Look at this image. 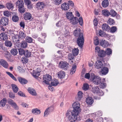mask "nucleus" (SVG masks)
Masks as SVG:
<instances>
[{
    "label": "nucleus",
    "instance_id": "nucleus-60",
    "mask_svg": "<svg viewBox=\"0 0 122 122\" xmlns=\"http://www.w3.org/2000/svg\"><path fill=\"white\" fill-rule=\"evenodd\" d=\"M62 0H54V2L56 5H58L61 4Z\"/></svg>",
    "mask_w": 122,
    "mask_h": 122
},
{
    "label": "nucleus",
    "instance_id": "nucleus-56",
    "mask_svg": "<svg viewBox=\"0 0 122 122\" xmlns=\"http://www.w3.org/2000/svg\"><path fill=\"white\" fill-rule=\"evenodd\" d=\"M83 93L81 91H79L78 93V100H80L81 99L82 97Z\"/></svg>",
    "mask_w": 122,
    "mask_h": 122
},
{
    "label": "nucleus",
    "instance_id": "nucleus-63",
    "mask_svg": "<svg viewBox=\"0 0 122 122\" xmlns=\"http://www.w3.org/2000/svg\"><path fill=\"white\" fill-rule=\"evenodd\" d=\"M20 26L21 27H22L23 29L24 28L25 25L24 22L21 21L20 22Z\"/></svg>",
    "mask_w": 122,
    "mask_h": 122
},
{
    "label": "nucleus",
    "instance_id": "nucleus-51",
    "mask_svg": "<svg viewBox=\"0 0 122 122\" xmlns=\"http://www.w3.org/2000/svg\"><path fill=\"white\" fill-rule=\"evenodd\" d=\"M22 61L23 63L25 64L28 62V59L26 57H23Z\"/></svg>",
    "mask_w": 122,
    "mask_h": 122
},
{
    "label": "nucleus",
    "instance_id": "nucleus-33",
    "mask_svg": "<svg viewBox=\"0 0 122 122\" xmlns=\"http://www.w3.org/2000/svg\"><path fill=\"white\" fill-rule=\"evenodd\" d=\"M6 7L9 10H12L14 8L13 4L11 2H8L6 4Z\"/></svg>",
    "mask_w": 122,
    "mask_h": 122
},
{
    "label": "nucleus",
    "instance_id": "nucleus-10",
    "mask_svg": "<svg viewBox=\"0 0 122 122\" xmlns=\"http://www.w3.org/2000/svg\"><path fill=\"white\" fill-rule=\"evenodd\" d=\"M26 34L23 32L20 31H19V35L18 36V39L16 40H15L17 42L19 41L21 39H22L25 38L26 37Z\"/></svg>",
    "mask_w": 122,
    "mask_h": 122
},
{
    "label": "nucleus",
    "instance_id": "nucleus-61",
    "mask_svg": "<svg viewBox=\"0 0 122 122\" xmlns=\"http://www.w3.org/2000/svg\"><path fill=\"white\" fill-rule=\"evenodd\" d=\"M68 4L70 5L72 8H73L74 6V4L71 0H69L68 1Z\"/></svg>",
    "mask_w": 122,
    "mask_h": 122
},
{
    "label": "nucleus",
    "instance_id": "nucleus-49",
    "mask_svg": "<svg viewBox=\"0 0 122 122\" xmlns=\"http://www.w3.org/2000/svg\"><path fill=\"white\" fill-rule=\"evenodd\" d=\"M110 14L113 17H115L116 16L117 14L116 12L114 10H112L110 11Z\"/></svg>",
    "mask_w": 122,
    "mask_h": 122
},
{
    "label": "nucleus",
    "instance_id": "nucleus-37",
    "mask_svg": "<svg viewBox=\"0 0 122 122\" xmlns=\"http://www.w3.org/2000/svg\"><path fill=\"white\" fill-rule=\"evenodd\" d=\"M74 56H75L73 55L71 53L69 54L68 56V60L69 61H71L72 62L73 61L72 60L74 59Z\"/></svg>",
    "mask_w": 122,
    "mask_h": 122
},
{
    "label": "nucleus",
    "instance_id": "nucleus-8",
    "mask_svg": "<svg viewBox=\"0 0 122 122\" xmlns=\"http://www.w3.org/2000/svg\"><path fill=\"white\" fill-rule=\"evenodd\" d=\"M8 102L15 110H19L18 106L16 104L12 99H9L8 101Z\"/></svg>",
    "mask_w": 122,
    "mask_h": 122
},
{
    "label": "nucleus",
    "instance_id": "nucleus-29",
    "mask_svg": "<svg viewBox=\"0 0 122 122\" xmlns=\"http://www.w3.org/2000/svg\"><path fill=\"white\" fill-rule=\"evenodd\" d=\"M31 112L32 114L35 115L40 114L41 113L40 110L37 108L32 109L31 110Z\"/></svg>",
    "mask_w": 122,
    "mask_h": 122
},
{
    "label": "nucleus",
    "instance_id": "nucleus-2",
    "mask_svg": "<svg viewBox=\"0 0 122 122\" xmlns=\"http://www.w3.org/2000/svg\"><path fill=\"white\" fill-rule=\"evenodd\" d=\"M92 81L94 84L99 85L101 88H104L106 86V84L102 82L101 78L99 76H94L92 78Z\"/></svg>",
    "mask_w": 122,
    "mask_h": 122
},
{
    "label": "nucleus",
    "instance_id": "nucleus-11",
    "mask_svg": "<svg viewBox=\"0 0 122 122\" xmlns=\"http://www.w3.org/2000/svg\"><path fill=\"white\" fill-rule=\"evenodd\" d=\"M81 30L80 29H76L75 30L73 33V35L76 37H80L81 35L83 36V34L81 32Z\"/></svg>",
    "mask_w": 122,
    "mask_h": 122
},
{
    "label": "nucleus",
    "instance_id": "nucleus-46",
    "mask_svg": "<svg viewBox=\"0 0 122 122\" xmlns=\"http://www.w3.org/2000/svg\"><path fill=\"white\" fill-rule=\"evenodd\" d=\"M99 36L102 37H105L106 36L105 33L102 31L101 30H100L99 31Z\"/></svg>",
    "mask_w": 122,
    "mask_h": 122
},
{
    "label": "nucleus",
    "instance_id": "nucleus-34",
    "mask_svg": "<svg viewBox=\"0 0 122 122\" xmlns=\"http://www.w3.org/2000/svg\"><path fill=\"white\" fill-rule=\"evenodd\" d=\"M66 16L67 19L70 20L74 17L72 12H68L66 13Z\"/></svg>",
    "mask_w": 122,
    "mask_h": 122
},
{
    "label": "nucleus",
    "instance_id": "nucleus-12",
    "mask_svg": "<svg viewBox=\"0 0 122 122\" xmlns=\"http://www.w3.org/2000/svg\"><path fill=\"white\" fill-rule=\"evenodd\" d=\"M17 44L18 46L17 47V48L19 47V46L22 48H25L27 47V42L25 40L22 41L21 43L18 42Z\"/></svg>",
    "mask_w": 122,
    "mask_h": 122
},
{
    "label": "nucleus",
    "instance_id": "nucleus-59",
    "mask_svg": "<svg viewBox=\"0 0 122 122\" xmlns=\"http://www.w3.org/2000/svg\"><path fill=\"white\" fill-rule=\"evenodd\" d=\"M50 112H49V110L48 109V108H47L46 109L44 112V116L45 117H47Z\"/></svg>",
    "mask_w": 122,
    "mask_h": 122
},
{
    "label": "nucleus",
    "instance_id": "nucleus-35",
    "mask_svg": "<svg viewBox=\"0 0 122 122\" xmlns=\"http://www.w3.org/2000/svg\"><path fill=\"white\" fill-rule=\"evenodd\" d=\"M105 51L106 53V55H107L108 56H110L112 54V50L110 48H107Z\"/></svg>",
    "mask_w": 122,
    "mask_h": 122
},
{
    "label": "nucleus",
    "instance_id": "nucleus-4",
    "mask_svg": "<svg viewBox=\"0 0 122 122\" xmlns=\"http://www.w3.org/2000/svg\"><path fill=\"white\" fill-rule=\"evenodd\" d=\"M70 21L71 23L73 25L76 24L79 22L80 25H82L83 23V20L82 17H80L78 20L77 17H74L70 20Z\"/></svg>",
    "mask_w": 122,
    "mask_h": 122
},
{
    "label": "nucleus",
    "instance_id": "nucleus-39",
    "mask_svg": "<svg viewBox=\"0 0 122 122\" xmlns=\"http://www.w3.org/2000/svg\"><path fill=\"white\" fill-rule=\"evenodd\" d=\"M24 55L27 57H30L31 56V52L28 50H26L25 51Z\"/></svg>",
    "mask_w": 122,
    "mask_h": 122
},
{
    "label": "nucleus",
    "instance_id": "nucleus-24",
    "mask_svg": "<svg viewBox=\"0 0 122 122\" xmlns=\"http://www.w3.org/2000/svg\"><path fill=\"white\" fill-rule=\"evenodd\" d=\"M100 45L101 46L103 47H107L108 45V42L105 40H102L100 42Z\"/></svg>",
    "mask_w": 122,
    "mask_h": 122
},
{
    "label": "nucleus",
    "instance_id": "nucleus-44",
    "mask_svg": "<svg viewBox=\"0 0 122 122\" xmlns=\"http://www.w3.org/2000/svg\"><path fill=\"white\" fill-rule=\"evenodd\" d=\"M5 44L7 47H10L12 45V44L11 41L8 40H6L5 42Z\"/></svg>",
    "mask_w": 122,
    "mask_h": 122
},
{
    "label": "nucleus",
    "instance_id": "nucleus-47",
    "mask_svg": "<svg viewBox=\"0 0 122 122\" xmlns=\"http://www.w3.org/2000/svg\"><path fill=\"white\" fill-rule=\"evenodd\" d=\"M18 47L19 48H17V49L18 50L19 54L20 55H24L25 51L24 50L21 48L19 49V47Z\"/></svg>",
    "mask_w": 122,
    "mask_h": 122
},
{
    "label": "nucleus",
    "instance_id": "nucleus-52",
    "mask_svg": "<svg viewBox=\"0 0 122 122\" xmlns=\"http://www.w3.org/2000/svg\"><path fill=\"white\" fill-rule=\"evenodd\" d=\"M51 85L50 84H49V86H48V88L51 91L53 92V89L52 86H53V82L51 81Z\"/></svg>",
    "mask_w": 122,
    "mask_h": 122
},
{
    "label": "nucleus",
    "instance_id": "nucleus-31",
    "mask_svg": "<svg viewBox=\"0 0 122 122\" xmlns=\"http://www.w3.org/2000/svg\"><path fill=\"white\" fill-rule=\"evenodd\" d=\"M79 52L78 49L77 48H75L72 50V53L75 56H76L78 54Z\"/></svg>",
    "mask_w": 122,
    "mask_h": 122
},
{
    "label": "nucleus",
    "instance_id": "nucleus-53",
    "mask_svg": "<svg viewBox=\"0 0 122 122\" xmlns=\"http://www.w3.org/2000/svg\"><path fill=\"white\" fill-rule=\"evenodd\" d=\"M89 88V85L86 83L84 84L83 85V89L85 90H87Z\"/></svg>",
    "mask_w": 122,
    "mask_h": 122
},
{
    "label": "nucleus",
    "instance_id": "nucleus-32",
    "mask_svg": "<svg viewBox=\"0 0 122 122\" xmlns=\"http://www.w3.org/2000/svg\"><path fill=\"white\" fill-rule=\"evenodd\" d=\"M102 14L106 16H108L110 14V12L107 10H102Z\"/></svg>",
    "mask_w": 122,
    "mask_h": 122
},
{
    "label": "nucleus",
    "instance_id": "nucleus-27",
    "mask_svg": "<svg viewBox=\"0 0 122 122\" xmlns=\"http://www.w3.org/2000/svg\"><path fill=\"white\" fill-rule=\"evenodd\" d=\"M102 29L105 31H109L110 29V27L107 24H103L102 25Z\"/></svg>",
    "mask_w": 122,
    "mask_h": 122
},
{
    "label": "nucleus",
    "instance_id": "nucleus-36",
    "mask_svg": "<svg viewBox=\"0 0 122 122\" xmlns=\"http://www.w3.org/2000/svg\"><path fill=\"white\" fill-rule=\"evenodd\" d=\"M99 89L98 87L94 86L92 88V91L94 93H97L99 91Z\"/></svg>",
    "mask_w": 122,
    "mask_h": 122
},
{
    "label": "nucleus",
    "instance_id": "nucleus-14",
    "mask_svg": "<svg viewBox=\"0 0 122 122\" xmlns=\"http://www.w3.org/2000/svg\"><path fill=\"white\" fill-rule=\"evenodd\" d=\"M0 64L5 68H8V64L7 62L4 59H0Z\"/></svg>",
    "mask_w": 122,
    "mask_h": 122
},
{
    "label": "nucleus",
    "instance_id": "nucleus-38",
    "mask_svg": "<svg viewBox=\"0 0 122 122\" xmlns=\"http://www.w3.org/2000/svg\"><path fill=\"white\" fill-rule=\"evenodd\" d=\"M33 40V39L31 37L27 36L25 38V41L27 42V43H31L32 42Z\"/></svg>",
    "mask_w": 122,
    "mask_h": 122
},
{
    "label": "nucleus",
    "instance_id": "nucleus-5",
    "mask_svg": "<svg viewBox=\"0 0 122 122\" xmlns=\"http://www.w3.org/2000/svg\"><path fill=\"white\" fill-rule=\"evenodd\" d=\"M95 52L97 54L98 56L101 58L105 57L106 55L105 51L101 49L100 47L98 46L96 47Z\"/></svg>",
    "mask_w": 122,
    "mask_h": 122
},
{
    "label": "nucleus",
    "instance_id": "nucleus-48",
    "mask_svg": "<svg viewBox=\"0 0 122 122\" xmlns=\"http://www.w3.org/2000/svg\"><path fill=\"white\" fill-rule=\"evenodd\" d=\"M117 28L116 26H112L110 28V32L112 33H114L117 31Z\"/></svg>",
    "mask_w": 122,
    "mask_h": 122
},
{
    "label": "nucleus",
    "instance_id": "nucleus-6",
    "mask_svg": "<svg viewBox=\"0 0 122 122\" xmlns=\"http://www.w3.org/2000/svg\"><path fill=\"white\" fill-rule=\"evenodd\" d=\"M43 79L44 80L43 82L47 85L49 84L50 82L52 81L51 76L48 74L44 75Z\"/></svg>",
    "mask_w": 122,
    "mask_h": 122
},
{
    "label": "nucleus",
    "instance_id": "nucleus-25",
    "mask_svg": "<svg viewBox=\"0 0 122 122\" xmlns=\"http://www.w3.org/2000/svg\"><path fill=\"white\" fill-rule=\"evenodd\" d=\"M94 100L92 98L90 97H88L86 99V103L88 105H92L94 102Z\"/></svg>",
    "mask_w": 122,
    "mask_h": 122
},
{
    "label": "nucleus",
    "instance_id": "nucleus-16",
    "mask_svg": "<svg viewBox=\"0 0 122 122\" xmlns=\"http://www.w3.org/2000/svg\"><path fill=\"white\" fill-rule=\"evenodd\" d=\"M61 8L62 10H66L69 9L70 6L68 3L65 2L61 4Z\"/></svg>",
    "mask_w": 122,
    "mask_h": 122
},
{
    "label": "nucleus",
    "instance_id": "nucleus-58",
    "mask_svg": "<svg viewBox=\"0 0 122 122\" xmlns=\"http://www.w3.org/2000/svg\"><path fill=\"white\" fill-rule=\"evenodd\" d=\"M17 69H18V71L20 73H23L25 71V70L20 66H18Z\"/></svg>",
    "mask_w": 122,
    "mask_h": 122
},
{
    "label": "nucleus",
    "instance_id": "nucleus-50",
    "mask_svg": "<svg viewBox=\"0 0 122 122\" xmlns=\"http://www.w3.org/2000/svg\"><path fill=\"white\" fill-rule=\"evenodd\" d=\"M3 14L4 16L7 17H9L11 15L10 12L8 11H4Z\"/></svg>",
    "mask_w": 122,
    "mask_h": 122
},
{
    "label": "nucleus",
    "instance_id": "nucleus-54",
    "mask_svg": "<svg viewBox=\"0 0 122 122\" xmlns=\"http://www.w3.org/2000/svg\"><path fill=\"white\" fill-rule=\"evenodd\" d=\"M76 65H74L72 66V68L71 69V73H72V74L74 73L76 69Z\"/></svg>",
    "mask_w": 122,
    "mask_h": 122
},
{
    "label": "nucleus",
    "instance_id": "nucleus-57",
    "mask_svg": "<svg viewBox=\"0 0 122 122\" xmlns=\"http://www.w3.org/2000/svg\"><path fill=\"white\" fill-rule=\"evenodd\" d=\"M101 11V10L100 9L98 8L97 9H95L94 12V14L96 15H98L99 14V13Z\"/></svg>",
    "mask_w": 122,
    "mask_h": 122
},
{
    "label": "nucleus",
    "instance_id": "nucleus-3",
    "mask_svg": "<svg viewBox=\"0 0 122 122\" xmlns=\"http://www.w3.org/2000/svg\"><path fill=\"white\" fill-rule=\"evenodd\" d=\"M16 5L17 7L18 8V11L20 13H22L25 12L24 3L23 0H18L16 3Z\"/></svg>",
    "mask_w": 122,
    "mask_h": 122
},
{
    "label": "nucleus",
    "instance_id": "nucleus-22",
    "mask_svg": "<svg viewBox=\"0 0 122 122\" xmlns=\"http://www.w3.org/2000/svg\"><path fill=\"white\" fill-rule=\"evenodd\" d=\"M100 71L103 75H106L108 72V69L107 67H103L101 69Z\"/></svg>",
    "mask_w": 122,
    "mask_h": 122
},
{
    "label": "nucleus",
    "instance_id": "nucleus-30",
    "mask_svg": "<svg viewBox=\"0 0 122 122\" xmlns=\"http://www.w3.org/2000/svg\"><path fill=\"white\" fill-rule=\"evenodd\" d=\"M13 91L14 92L17 93L18 91V88L17 86L15 85L14 84H12L11 85Z\"/></svg>",
    "mask_w": 122,
    "mask_h": 122
},
{
    "label": "nucleus",
    "instance_id": "nucleus-20",
    "mask_svg": "<svg viewBox=\"0 0 122 122\" xmlns=\"http://www.w3.org/2000/svg\"><path fill=\"white\" fill-rule=\"evenodd\" d=\"M28 92L31 95L34 96H36L37 95V93L35 90L32 88L29 87L28 88Z\"/></svg>",
    "mask_w": 122,
    "mask_h": 122
},
{
    "label": "nucleus",
    "instance_id": "nucleus-1",
    "mask_svg": "<svg viewBox=\"0 0 122 122\" xmlns=\"http://www.w3.org/2000/svg\"><path fill=\"white\" fill-rule=\"evenodd\" d=\"M80 103L78 102H75L72 104L73 110L71 112V115L69 117V119L72 122H75L77 119V116L79 114L81 111Z\"/></svg>",
    "mask_w": 122,
    "mask_h": 122
},
{
    "label": "nucleus",
    "instance_id": "nucleus-21",
    "mask_svg": "<svg viewBox=\"0 0 122 122\" xmlns=\"http://www.w3.org/2000/svg\"><path fill=\"white\" fill-rule=\"evenodd\" d=\"M57 75L59 78L60 79H63L65 76V73L64 71H61L58 72Z\"/></svg>",
    "mask_w": 122,
    "mask_h": 122
},
{
    "label": "nucleus",
    "instance_id": "nucleus-43",
    "mask_svg": "<svg viewBox=\"0 0 122 122\" xmlns=\"http://www.w3.org/2000/svg\"><path fill=\"white\" fill-rule=\"evenodd\" d=\"M41 72V71H38L37 70V71H35L33 73V76L35 77L36 78L38 77L40 75V72Z\"/></svg>",
    "mask_w": 122,
    "mask_h": 122
},
{
    "label": "nucleus",
    "instance_id": "nucleus-28",
    "mask_svg": "<svg viewBox=\"0 0 122 122\" xmlns=\"http://www.w3.org/2000/svg\"><path fill=\"white\" fill-rule=\"evenodd\" d=\"M109 5V2L107 0H103L102 3V6L104 8H106Z\"/></svg>",
    "mask_w": 122,
    "mask_h": 122
},
{
    "label": "nucleus",
    "instance_id": "nucleus-9",
    "mask_svg": "<svg viewBox=\"0 0 122 122\" xmlns=\"http://www.w3.org/2000/svg\"><path fill=\"white\" fill-rule=\"evenodd\" d=\"M68 63L66 62L61 61L59 63V66L61 68L66 70L68 68Z\"/></svg>",
    "mask_w": 122,
    "mask_h": 122
},
{
    "label": "nucleus",
    "instance_id": "nucleus-17",
    "mask_svg": "<svg viewBox=\"0 0 122 122\" xmlns=\"http://www.w3.org/2000/svg\"><path fill=\"white\" fill-rule=\"evenodd\" d=\"M24 18L25 20H30L32 18L31 14L29 12H26L24 15Z\"/></svg>",
    "mask_w": 122,
    "mask_h": 122
},
{
    "label": "nucleus",
    "instance_id": "nucleus-13",
    "mask_svg": "<svg viewBox=\"0 0 122 122\" xmlns=\"http://www.w3.org/2000/svg\"><path fill=\"white\" fill-rule=\"evenodd\" d=\"M9 19L5 17H2L0 19L1 24L3 26H6L8 23Z\"/></svg>",
    "mask_w": 122,
    "mask_h": 122
},
{
    "label": "nucleus",
    "instance_id": "nucleus-19",
    "mask_svg": "<svg viewBox=\"0 0 122 122\" xmlns=\"http://www.w3.org/2000/svg\"><path fill=\"white\" fill-rule=\"evenodd\" d=\"M36 6L38 9L41 10L44 8L45 4L43 2H40L37 3Z\"/></svg>",
    "mask_w": 122,
    "mask_h": 122
},
{
    "label": "nucleus",
    "instance_id": "nucleus-7",
    "mask_svg": "<svg viewBox=\"0 0 122 122\" xmlns=\"http://www.w3.org/2000/svg\"><path fill=\"white\" fill-rule=\"evenodd\" d=\"M84 41L83 36L81 35L80 37H77L76 40V43L81 48L83 46Z\"/></svg>",
    "mask_w": 122,
    "mask_h": 122
},
{
    "label": "nucleus",
    "instance_id": "nucleus-62",
    "mask_svg": "<svg viewBox=\"0 0 122 122\" xmlns=\"http://www.w3.org/2000/svg\"><path fill=\"white\" fill-rule=\"evenodd\" d=\"M59 83L58 80L56 79H54V86H56Z\"/></svg>",
    "mask_w": 122,
    "mask_h": 122
},
{
    "label": "nucleus",
    "instance_id": "nucleus-42",
    "mask_svg": "<svg viewBox=\"0 0 122 122\" xmlns=\"http://www.w3.org/2000/svg\"><path fill=\"white\" fill-rule=\"evenodd\" d=\"M10 52L12 55L15 56L17 54L18 51L16 49L12 48L11 49Z\"/></svg>",
    "mask_w": 122,
    "mask_h": 122
},
{
    "label": "nucleus",
    "instance_id": "nucleus-45",
    "mask_svg": "<svg viewBox=\"0 0 122 122\" xmlns=\"http://www.w3.org/2000/svg\"><path fill=\"white\" fill-rule=\"evenodd\" d=\"M6 73L10 77L12 78L15 81H17V80L16 78L10 72L7 71L6 72Z\"/></svg>",
    "mask_w": 122,
    "mask_h": 122
},
{
    "label": "nucleus",
    "instance_id": "nucleus-15",
    "mask_svg": "<svg viewBox=\"0 0 122 122\" xmlns=\"http://www.w3.org/2000/svg\"><path fill=\"white\" fill-rule=\"evenodd\" d=\"M8 38L7 33L6 32H3L0 34V39L1 40L6 41Z\"/></svg>",
    "mask_w": 122,
    "mask_h": 122
},
{
    "label": "nucleus",
    "instance_id": "nucleus-55",
    "mask_svg": "<svg viewBox=\"0 0 122 122\" xmlns=\"http://www.w3.org/2000/svg\"><path fill=\"white\" fill-rule=\"evenodd\" d=\"M108 23L110 25H112L114 24L115 21L113 19L110 18L108 20Z\"/></svg>",
    "mask_w": 122,
    "mask_h": 122
},
{
    "label": "nucleus",
    "instance_id": "nucleus-23",
    "mask_svg": "<svg viewBox=\"0 0 122 122\" xmlns=\"http://www.w3.org/2000/svg\"><path fill=\"white\" fill-rule=\"evenodd\" d=\"M6 98H4L0 101V107H3L5 105L7 102Z\"/></svg>",
    "mask_w": 122,
    "mask_h": 122
},
{
    "label": "nucleus",
    "instance_id": "nucleus-18",
    "mask_svg": "<svg viewBox=\"0 0 122 122\" xmlns=\"http://www.w3.org/2000/svg\"><path fill=\"white\" fill-rule=\"evenodd\" d=\"M17 79L19 82L22 84H25L28 82V81L27 80L21 77H18Z\"/></svg>",
    "mask_w": 122,
    "mask_h": 122
},
{
    "label": "nucleus",
    "instance_id": "nucleus-41",
    "mask_svg": "<svg viewBox=\"0 0 122 122\" xmlns=\"http://www.w3.org/2000/svg\"><path fill=\"white\" fill-rule=\"evenodd\" d=\"M94 43L95 46L98 45L99 43V41L98 37L97 36L95 37L94 38Z\"/></svg>",
    "mask_w": 122,
    "mask_h": 122
},
{
    "label": "nucleus",
    "instance_id": "nucleus-64",
    "mask_svg": "<svg viewBox=\"0 0 122 122\" xmlns=\"http://www.w3.org/2000/svg\"><path fill=\"white\" fill-rule=\"evenodd\" d=\"M93 23L94 26H97L98 25V21L96 18H95L93 20Z\"/></svg>",
    "mask_w": 122,
    "mask_h": 122
},
{
    "label": "nucleus",
    "instance_id": "nucleus-40",
    "mask_svg": "<svg viewBox=\"0 0 122 122\" xmlns=\"http://www.w3.org/2000/svg\"><path fill=\"white\" fill-rule=\"evenodd\" d=\"M19 20V17L17 15H14L12 17V21L15 22H18Z\"/></svg>",
    "mask_w": 122,
    "mask_h": 122
},
{
    "label": "nucleus",
    "instance_id": "nucleus-26",
    "mask_svg": "<svg viewBox=\"0 0 122 122\" xmlns=\"http://www.w3.org/2000/svg\"><path fill=\"white\" fill-rule=\"evenodd\" d=\"M103 66L102 62L100 61H97L95 64V67L97 69L101 68Z\"/></svg>",
    "mask_w": 122,
    "mask_h": 122
}]
</instances>
